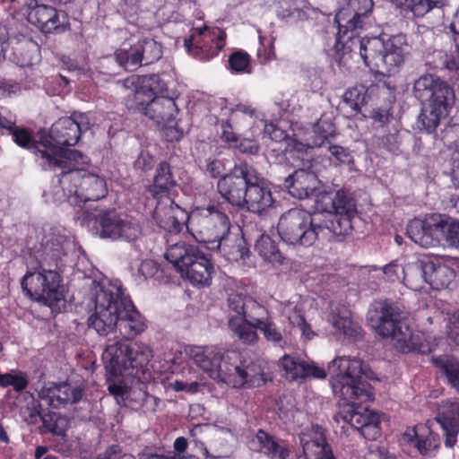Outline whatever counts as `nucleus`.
<instances>
[{"mask_svg": "<svg viewBox=\"0 0 459 459\" xmlns=\"http://www.w3.org/2000/svg\"><path fill=\"white\" fill-rule=\"evenodd\" d=\"M328 374L334 394L343 401L340 417L365 438L377 439L383 415L361 405L374 399L370 385L359 381L362 376L369 377L367 365L357 357L339 356L329 363Z\"/></svg>", "mask_w": 459, "mask_h": 459, "instance_id": "nucleus-1", "label": "nucleus"}, {"mask_svg": "<svg viewBox=\"0 0 459 459\" xmlns=\"http://www.w3.org/2000/svg\"><path fill=\"white\" fill-rule=\"evenodd\" d=\"M91 290L94 313L88 323L100 335H107L116 327L124 339L129 340L145 330L143 317L125 296L119 281L93 282Z\"/></svg>", "mask_w": 459, "mask_h": 459, "instance_id": "nucleus-2", "label": "nucleus"}, {"mask_svg": "<svg viewBox=\"0 0 459 459\" xmlns=\"http://www.w3.org/2000/svg\"><path fill=\"white\" fill-rule=\"evenodd\" d=\"M90 129V120L86 114L74 113L71 117L56 121L48 135H43L34 146L37 162L45 170H56L76 164V160H84V155L74 146L83 132Z\"/></svg>", "mask_w": 459, "mask_h": 459, "instance_id": "nucleus-3", "label": "nucleus"}, {"mask_svg": "<svg viewBox=\"0 0 459 459\" xmlns=\"http://www.w3.org/2000/svg\"><path fill=\"white\" fill-rule=\"evenodd\" d=\"M230 312L229 327L235 336L245 344H254L258 341L260 330L266 341L281 345L283 338L268 309L252 297L231 292L228 297Z\"/></svg>", "mask_w": 459, "mask_h": 459, "instance_id": "nucleus-4", "label": "nucleus"}, {"mask_svg": "<svg viewBox=\"0 0 459 459\" xmlns=\"http://www.w3.org/2000/svg\"><path fill=\"white\" fill-rule=\"evenodd\" d=\"M90 163L88 157L80 159L76 164H67L66 167L57 168L62 173L57 184L50 190L44 192L48 202L62 203L67 201L73 206H81L87 202H94L108 195L106 178L95 170L84 168Z\"/></svg>", "mask_w": 459, "mask_h": 459, "instance_id": "nucleus-5", "label": "nucleus"}, {"mask_svg": "<svg viewBox=\"0 0 459 459\" xmlns=\"http://www.w3.org/2000/svg\"><path fill=\"white\" fill-rule=\"evenodd\" d=\"M404 41L402 35L389 37L359 38V30L344 37L336 36L335 48L343 55L359 54L365 65L372 68H383L394 73L403 63V53L400 45Z\"/></svg>", "mask_w": 459, "mask_h": 459, "instance_id": "nucleus-6", "label": "nucleus"}, {"mask_svg": "<svg viewBox=\"0 0 459 459\" xmlns=\"http://www.w3.org/2000/svg\"><path fill=\"white\" fill-rule=\"evenodd\" d=\"M368 319L378 335L391 339L397 351L403 353L432 351V347L421 341L422 333L412 332L403 312L394 304L385 301L379 307L370 309Z\"/></svg>", "mask_w": 459, "mask_h": 459, "instance_id": "nucleus-7", "label": "nucleus"}, {"mask_svg": "<svg viewBox=\"0 0 459 459\" xmlns=\"http://www.w3.org/2000/svg\"><path fill=\"white\" fill-rule=\"evenodd\" d=\"M413 94L423 105L420 128L432 134L446 117L455 103V92L446 82L434 74H424L414 82Z\"/></svg>", "mask_w": 459, "mask_h": 459, "instance_id": "nucleus-8", "label": "nucleus"}, {"mask_svg": "<svg viewBox=\"0 0 459 459\" xmlns=\"http://www.w3.org/2000/svg\"><path fill=\"white\" fill-rule=\"evenodd\" d=\"M164 256L193 286L203 288L211 285L215 273L214 264L197 247L179 241L169 245Z\"/></svg>", "mask_w": 459, "mask_h": 459, "instance_id": "nucleus-9", "label": "nucleus"}, {"mask_svg": "<svg viewBox=\"0 0 459 459\" xmlns=\"http://www.w3.org/2000/svg\"><path fill=\"white\" fill-rule=\"evenodd\" d=\"M230 228L231 223L228 215L214 204L195 207L188 213L187 231L197 242L205 244L209 249L222 238Z\"/></svg>", "mask_w": 459, "mask_h": 459, "instance_id": "nucleus-10", "label": "nucleus"}, {"mask_svg": "<svg viewBox=\"0 0 459 459\" xmlns=\"http://www.w3.org/2000/svg\"><path fill=\"white\" fill-rule=\"evenodd\" d=\"M319 230L317 214L299 208H292L282 213L277 224L281 239L291 246H312L318 238Z\"/></svg>", "mask_w": 459, "mask_h": 459, "instance_id": "nucleus-11", "label": "nucleus"}, {"mask_svg": "<svg viewBox=\"0 0 459 459\" xmlns=\"http://www.w3.org/2000/svg\"><path fill=\"white\" fill-rule=\"evenodd\" d=\"M220 377L217 382L234 388L260 386L268 379L261 361L246 358L235 350L226 351Z\"/></svg>", "mask_w": 459, "mask_h": 459, "instance_id": "nucleus-12", "label": "nucleus"}, {"mask_svg": "<svg viewBox=\"0 0 459 459\" xmlns=\"http://www.w3.org/2000/svg\"><path fill=\"white\" fill-rule=\"evenodd\" d=\"M61 281V276L55 269L39 261L36 271H28L21 285L28 297L52 307L65 299Z\"/></svg>", "mask_w": 459, "mask_h": 459, "instance_id": "nucleus-13", "label": "nucleus"}, {"mask_svg": "<svg viewBox=\"0 0 459 459\" xmlns=\"http://www.w3.org/2000/svg\"><path fill=\"white\" fill-rule=\"evenodd\" d=\"M290 158L300 160L302 167L296 169L285 180V186L290 195L298 199L307 198L318 187L321 172L317 161L305 159L306 153L287 152Z\"/></svg>", "mask_w": 459, "mask_h": 459, "instance_id": "nucleus-14", "label": "nucleus"}, {"mask_svg": "<svg viewBox=\"0 0 459 459\" xmlns=\"http://www.w3.org/2000/svg\"><path fill=\"white\" fill-rule=\"evenodd\" d=\"M450 219L438 213L426 215L423 219H414L407 227L408 237L423 247L436 246L440 238L446 237Z\"/></svg>", "mask_w": 459, "mask_h": 459, "instance_id": "nucleus-15", "label": "nucleus"}, {"mask_svg": "<svg viewBox=\"0 0 459 459\" xmlns=\"http://www.w3.org/2000/svg\"><path fill=\"white\" fill-rule=\"evenodd\" d=\"M226 33L220 29H195L185 39L186 51L195 58L207 61L216 56L225 47Z\"/></svg>", "mask_w": 459, "mask_h": 459, "instance_id": "nucleus-16", "label": "nucleus"}, {"mask_svg": "<svg viewBox=\"0 0 459 459\" xmlns=\"http://www.w3.org/2000/svg\"><path fill=\"white\" fill-rule=\"evenodd\" d=\"M372 0H349L335 14L336 36L344 37L367 26L373 10Z\"/></svg>", "mask_w": 459, "mask_h": 459, "instance_id": "nucleus-17", "label": "nucleus"}, {"mask_svg": "<svg viewBox=\"0 0 459 459\" xmlns=\"http://www.w3.org/2000/svg\"><path fill=\"white\" fill-rule=\"evenodd\" d=\"M253 169L254 168L247 163H240L234 167L230 174L221 178L217 183V188L221 197L240 209Z\"/></svg>", "mask_w": 459, "mask_h": 459, "instance_id": "nucleus-18", "label": "nucleus"}, {"mask_svg": "<svg viewBox=\"0 0 459 459\" xmlns=\"http://www.w3.org/2000/svg\"><path fill=\"white\" fill-rule=\"evenodd\" d=\"M122 218L123 215L114 210L94 209L82 212L77 220L100 238L117 240Z\"/></svg>", "mask_w": 459, "mask_h": 459, "instance_id": "nucleus-19", "label": "nucleus"}, {"mask_svg": "<svg viewBox=\"0 0 459 459\" xmlns=\"http://www.w3.org/2000/svg\"><path fill=\"white\" fill-rule=\"evenodd\" d=\"M40 246L39 261L48 264V267H58L62 257L73 247L74 241L64 228L54 227L45 232Z\"/></svg>", "mask_w": 459, "mask_h": 459, "instance_id": "nucleus-20", "label": "nucleus"}, {"mask_svg": "<svg viewBox=\"0 0 459 459\" xmlns=\"http://www.w3.org/2000/svg\"><path fill=\"white\" fill-rule=\"evenodd\" d=\"M27 19L46 34L61 33L70 27L69 17L65 12L44 4H37L31 7Z\"/></svg>", "mask_w": 459, "mask_h": 459, "instance_id": "nucleus-21", "label": "nucleus"}, {"mask_svg": "<svg viewBox=\"0 0 459 459\" xmlns=\"http://www.w3.org/2000/svg\"><path fill=\"white\" fill-rule=\"evenodd\" d=\"M84 392V387L81 385H74L66 382H48L44 383L39 390L38 395L48 405L53 408H61L80 402Z\"/></svg>", "mask_w": 459, "mask_h": 459, "instance_id": "nucleus-22", "label": "nucleus"}, {"mask_svg": "<svg viewBox=\"0 0 459 459\" xmlns=\"http://www.w3.org/2000/svg\"><path fill=\"white\" fill-rule=\"evenodd\" d=\"M188 357L212 379L218 381L226 359V351L218 346H193L186 350Z\"/></svg>", "mask_w": 459, "mask_h": 459, "instance_id": "nucleus-23", "label": "nucleus"}, {"mask_svg": "<svg viewBox=\"0 0 459 459\" xmlns=\"http://www.w3.org/2000/svg\"><path fill=\"white\" fill-rule=\"evenodd\" d=\"M130 109L137 110L157 124L169 123L175 119L178 108L172 98L159 96L145 101H126Z\"/></svg>", "mask_w": 459, "mask_h": 459, "instance_id": "nucleus-24", "label": "nucleus"}, {"mask_svg": "<svg viewBox=\"0 0 459 459\" xmlns=\"http://www.w3.org/2000/svg\"><path fill=\"white\" fill-rule=\"evenodd\" d=\"M152 217L160 228L169 232H179L188 223V213L170 197L157 201Z\"/></svg>", "mask_w": 459, "mask_h": 459, "instance_id": "nucleus-25", "label": "nucleus"}, {"mask_svg": "<svg viewBox=\"0 0 459 459\" xmlns=\"http://www.w3.org/2000/svg\"><path fill=\"white\" fill-rule=\"evenodd\" d=\"M244 203L240 209L250 212L262 214L272 208L274 203L273 194L269 186L260 178L254 169L249 178Z\"/></svg>", "mask_w": 459, "mask_h": 459, "instance_id": "nucleus-26", "label": "nucleus"}, {"mask_svg": "<svg viewBox=\"0 0 459 459\" xmlns=\"http://www.w3.org/2000/svg\"><path fill=\"white\" fill-rule=\"evenodd\" d=\"M303 454L301 459H337L327 443L325 431L318 425H312L299 436Z\"/></svg>", "mask_w": 459, "mask_h": 459, "instance_id": "nucleus-27", "label": "nucleus"}, {"mask_svg": "<svg viewBox=\"0 0 459 459\" xmlns=\"http://www.w3.org/2000/svg\"><path fill=\"white\" fill-rule=\"evenodd\" d=\"M126 87H132L134 91V98L126 101H145L163 94L167 86L158 74L135 75L125 81Z\"/></svg>", "mask_w": 459, "mask_h": 459, "instance_id": "nucleus-28", "label": "nucleus"}, {"mask_svg": "<svg viewBox=\"0 0 459 459\" xmlns=\"http://www.w3.org/2000/svg\"><path fill=\"white\" fill-rule=\"evenodd\" d=\"M313 139L307 143H303L296 139H289L286 152L295 154L308 152L315 147H322L329 143V139L335 135L334 125L326 119H320L313 127Z\"/></svg>", "mask_w": 459, "mask_h": 459, "instance_id": "nucleus-29", "label": "nucleus"}, {"mask_svg": "<svg viewBox=\"0 0 459 459\" xmlns=\"http://www.w3.org/2000/svg\"><path fill=\"white\" fill-rule=\"evenodd\" d=\"M211 250L220 252L229 261L245 260L249 255V248L243 234L238 229L232 228L211 247Z\"/></svg>", "mask_w": 459, "mask_h": 459, "instance_id": "nucleus-30", "label": "nucleus"}, {"mask_svg": "<svg viewBox=\"0 0 459 459\" xmlns=\"http://www.w3.org/2000/svg\"><path fill=\"white\" fill-rule=\"evenodd\" d=\"M108 390L122 406L138 408L143 406L148 398L158 401L156 397L149 396L143 389L129 387L121 380L108 379Z\"/></svg>", "mask_w": 459, "mask_h": 459, "instance_id": "nucleus-31", "label": "nucleus"}, {"mask_svg": "<svg viewBox=\"0 0 459 459\" xmlns=\"http://www.w3.org/2000/svg\"><path fill=\"white\" fill-rule=\"evenodd\" d=\"M437 420L445 432V446L449 448L454 447L459 433V401L442 403Z\"/></svg>", "mask_w": 459, "mask_h": 459, "instance_id": "nucleus-32", "label": "nucleus"}, {"mask_svg": "<svg viewBox=\"0 0 459 459\" xmlns=\"http://www.w3.org/2000/svg\"><path fill=\"white\" fill-rule=\"evenodd\" d=\"M129 349L130 344L119 340L113 341L106 346L102 353V360L111 376L126 375Z\"/></svg>", "mask_w": 459, "mask_h": 459, "instance_id": "nucleus-33", "label": "nucleus"}, {"mask_svg": "<svg viewBox=\"0 0 459 459\" xmlns=\"http://www.w3.org/2000/svg\"><path fill=\"white\" fill-rule=\"evenodd\" d=\"M259 445V451L272 459H301L297 449L283 440H278L264 430H258L255 440Z\"/></svg>", "mask_w": 459, "mask_h": 459, "instance_id": "nucleus-34", "label": "nucleus"}, {"mask_svg": "<svg viewBox=\"0 0 459 459\" xmlns=\"http://www.w3.org/2000/svg\"><path fill=\"white\" fill-rule=\"evenodd\" d=\"M281 367L284 371L285 377L290 380L308 377L324 379L326 377L325 370L314 362H306L287 355L281 359Z\"/></svg>", "mask_w": 459, "mask_h": 459, "instance_id": "nucleus-35", "label": "nucleus"}, {"mask_svg": "<svg viewBox=\"0 0 459 459\" xmlns=\"http://www.w3.org/2000/svg\"><path fill=\"white\" fill-rule=\"evenodd\" d=\"M355 213L317 214V224L320 226L318 238L327 237L329 233L335 236L348 235L352 230V219Z\"/></svg>", "mask_w": 459, "mask_h": 459, "instance_id": "nucleus-36", "label": "nucleus"}, {"mask_svg": "<svg viewBox=\"0 0 459 459\" xmlns=\"http://www.w3.org/2000/svg\"><path fill=\"white\" fill-rule=\"evenodd\" d=\"M128 351L126 375L140 378L153 357L152 351L149 345L140 342L131 343Z\"/></svg>", "mask_w": 459, "mask_h": 459, "instance_id": "nucleus-37", "label": "nucleus"}, {"mask_svg": "<svg viewBox=\"0 0 459 459\" xmlns=\"http://www.w3.org/2000/svg\"><path fill=\"white\" fill-rule=\"evenodd\" d=\"M425 261L432 265L430 271L427 272V286L433 290L447 288L455 277L454 270L437 258L425 256Z\"/></svg>", "mask_w": 459, "mask_h": 459, "instance_id": "nucleus-38", "label": "nucleus"}, {"mask_svg": "<svg viewBox=\"0 0 459 459\" xmlns=\"http://www.w3.org/2000/svg\"><path fill=\"white\" fill-rule=\"evenodd\" d=\"M431 266L426 264L425 256L405 265L404 285L414 291L425 290L427 286V272L430 271Z\"/></svg>", "mask_w": 459, "mask_h": 459, "instance_id": "nucleus-39", "label": "nucleus"}, {"mask_svg": "<svg viewBox=\"0 0 459 459\" xmlns=\"http://www.w3.org/2000/svg\"><path fill=\"white\" fill-rule=\"evenodd\" d=\"M175 184L169 165L162 162L156 169L153 183L149 186V192L157 200L170 197L169 192Z\"/></svg>", "mask_w": 459, "mask_h": 459, "instance_id": "nucleus-40", "label": "nucleus"}, {"mask_svg": "<svg viewBox=\"0 0 459 459\" xmlns=\"http://www.w3.org/2000/svg\"><path fill=\"white\" fill-rule=\"evenodd\" d=\"M327 321L344 336L350 338H356L359 334V326L355 323L349 311H338V313L333 311L327 317Z\"/></svg>", "mask_w": 459, "mask_h": 459, "instance_id": "nucleus-41", "label": "nucleus"}, {"mask_svg": "<svg viewBox=\"0 0 459 459\" xmlns=\"http://www.w3.org/2000/svg\"><path fill=\"white\" fill-rule=\"evenodd\" d=\"M255 250L268 263L281 264L283 262V255L278 248L277 244L268 235H261L256 240Z\"/></svg>", "mask_w": 459, "mask_h": 459, "instance_id": "nucleus-42", "label": "nucleus"}, {"mask_svg": "<svg viewBox=\"0 0 459 459\" xmlns=\"http://www.w3.org/2000/svg\"><path fill=\"white\" fill-rule=\"evenodd\" d=\"M432 363L447 377L449 383L459 392V360L449 355L432 356Z\"/></svg>", "mask_w": 459, "mask_h": 459, "instance_id": "nucleus-43", "label": "nucleus"}, {"mask_svg": "<svg viewBox=\"0 0 459 459\" xmlns=\"http://www.w3.org/2000/svg\"><path fill=\"white\" fill-rule=\"evenodd\" d=\"M136 45L140 52L142 65L152 64L162 56V47L153 39H140L136 42Z\"/></svg>", "mask_w": 459, "mask_h": 459, "instance_id": "nucleus-44", "label": "nucleus"}, {"mask_svg": "<svg viewBox=\"0 0 459 459\" xmlns=\"http://www.w3.org/2000/svg\"><path fill=\"white\" fill-rule=\"evenodd\" d=\"M114 58L118 65L126 71H134L142 66L140 52L134 43L129 48H118L114 52Z\"/></svg>", "mask_w": 459, "mask_h": 459, "instance_id": "nucleus-45", "label": "nucleus"}, {"mask_svg": "<svg viewBox=\"0 0 459 459\" xmlns=\"http://www.w3.org/2000/svg\"><path fill=\"white\" fill-rule=\"evenodd\" d=\"M368 90L364 85H356L348 89L343 94L342 100L354 114L361 111V108L367 103Z\"/></svg>", "mask_w": 459, "mask_h": 459, "instance_id": "nucleus-46", "label": "nucleus"}, {"mask_svg": "<svg viewBox=\"0 0 459 459\" xmlns=\"http://www.w3.org/2000/svg\"><path fill=\"white\" fill-rule=\"evenodd\" d=\"M41 419L44 428L57 436H64L69 426L68 420L56 412L44 413Z\"/></svg>", "mask_w": 459, "mask_h": 459, "instance_id": "nucleus-47", "label": "nucleus"}, {"mask_svg": "<svg viewBox=\"0 0 459 459\" xmlns=\"http://www.w3.org/2000/svg\"><path fill=\"white\" fill-rule=\"evenodd\" d=\"M141 234L142 227L140 222L129 215H123L122 222L118 230L117 239L134 241L137 239Z\"/></svg>", "mask_w": 459, "mask_h": 459, "instance_id": "nucleus-48", "label": "nucleus"}, {"mask_svg": "<svg viewBox=\"0 0 459 459\" xmlns=\"http://www.w3.org/2000/svg\"><path fill=\"white\" fill-rule=\"evenodd\" d=\"M281 313L292 325L301 321L304 317V305L299 296L292 297L282 304Z\"/></svg>", "mask_w": 459, "mask_h": 459, "instance_id": "nucleus-49", "label": "nucleus"}, {"mask_svg": "<svg viewBox=\"0 0 459 459\" xmlns=\"http://www.w3.org/2000/svg\"><path fill=\"white\" fill-rule=\"evenodd\" d=\"M229 66L235 74H250V56L247 53L238 50L232 53L229 57Z\"/></svg>", "mask_w": 459, "mask_h": 459, "instance_id": "nucleus-50", "label": "nucleus"}, {"mask_svg": "<svg viewBox=\"0 0 459 459\" xmlns=\"http://www.w3.org/2000/svg\"><path fill=\"white\" fill-rule=\"evenodd\" d=\"M38 46L35 42L26 39L22 45L14 48L15 54H21L22 57L17 60L21 66H28L32 65Z\"/></svg>", "mask_w": 459, "mask_h": 459, "instance_id": "nucleus-51", "label": "nucleus"}, {"mask_svg": "<svg viewBox=\"0 0 459 459\" xmlns=\"http://www.w3.org/2000/svg\"><path fill=\"white\" fill-rule=\"evenodd\" d=\"M415 446L421 455H433L439 447V443L437 438L429 432L426 437L422 436L420 439L417 440Z\"/></svg>", "mask_w": 459, "mask_h": 459, "instance_id": "nucleus-52", "label": "nucleus"}, {"mask_svg": "<svg viewBox=\"0 0 459 459\" xmlns=\"http://www.w3.org/2000/svg\"><path fill=\"white\" fill-rule=\"evenodd\" d=\"M333 198V192L320 193L316 199V209L320 212H315L314 214H323L324 216L333 214L334 209Z\"/></svg>", "mask_w": 459, "mask_h": 459, "instance_id": "nucleus-53", "label": "nucleus"}, {"mask_svg": "<svg viewBox=\"0 0 459 459\" xmlns=\"http://www.w3.org/2000/svg\"><path fill=\"white\" fill-rule=\"evenodd\" d=\"M383 273L387 281L391 282L400 281L404 280L405 266H403L397 260L383 267Z\"/></svg>", "mask_w": 459, "mask_h": 459, "instance_id": "nucleus-54", "label": "nucleus"}, {"mask_svg": "<svg viewBox=\"0 0 459 459\" xmlns=\"http://www.w3.org/2000/svg\"><path fill=\"white\" fill-rule=\"evenodd\" d=\"M334 209L333 213H355L353 205L349 201L343 190L333 192Z\"/></svg>", "mask_w": 459, "mask_h": 459, "instance_id": "nucleus-55", "label": "nucleus"}, {"mask_svg": "<svg viewBox=\"0 0 459 459\" xmlns=\"http://www.w3.org/2000/svg\"><path fill=\"white\" fill-rule=\"evenodd\" d=\"M160 266L153 260H143L135 274L136 280L139 281H145L149 278H153L159 273Z\"/></svg>", "mask_w": 459, "mask_h": 459, "instance_id": "nucleus-56", "label": "nucleus"}, {"mask_svg": "<svg viewBox=\"0 0 459 459\" xmlns=\"http://www.w3.org/2000/svg\"><path fill=\"white\" fill-rule=\"evenodd\" d=\"M447 246L459 249V221L450 220L446 233L444 238Z\"/></svg>", "mask_w": 459, "mask_h": 459, "instance_id": "nucleus-57", "label": "nucleus"}, {"mask_svg": "<svg viewBox=\"0 0 459 459\" xmlns=\"http://www.w3.org/2000/svg\"><path fill=\"white\" fill-rule=\"evenodd\" d=\"M327 149L331 156L339 163H349L351 160L350 152L342 146L328 144Z\"/></svg>", "mask_w": 459, "mask_h": 459, "instance_id": "nucleus-58", "label": "nucleus"}, {"mask_svg": "<svg viewBox=\"0 0 459 459\" xmlns=\"http://www.w3.org/2000/svg\"><path fill=\"white\" fill-rule=\"evenodd\" d=\"M242 153L256 154L259 151V144L255 140L250 138L238 139V142L232 147Z\"/></svg>", "mask_w": 459, "mask_h": 459, "instance_id": "nucleus-59", "label": "nucleus"}, {"mask_svg": "<svg viewBox=\"0 0 459 459\" xmlns=\"http://www.w3.org/2000/svg\"><path fill=\"white\" fill-rule=\"evenodd\" d=\"M221 139L233 147L238 142V134L233 131L231 125L229 122L221 123Z\"/></svg>", "mask_w": 459, "mask_h": 459, "instance_id": "nucleus-60", "label": "nucleus"}, {"mask_svg": "<svg viewBox=\"0 0 459 459\" xmlns=\"http://www.w3.org/2000/svg\"><path fill=\"white\" fill-rule=\"evenodd\" d=\"M170 385L177 392L186 391L195 393L198 389L199 383L197 378L190 381L175 380L174 382L170 383Z\"/></svg>", "mask_w": 459, "mask_h": 459, "instance_id": "nucleus-61", "label": "nucleus"}, {"mask_svg": "<svg viewBox=\"0 0 459 459\" xmlns=\"http://www.w3.org/2000/svg\"><path fill=\"white\" fill-rule=\"evenodd\" d=\"M98 459H134L131 454H121L118 446H111L105 453L99 455Z\"/></svg>", "mask_w": 459, "mask_h": 459, "instance_id": "nucleus-62", "label": "nucleus"}, {"mask_svg": "<svg viewBox=\"0 0 459 459\" xmlns=\"http://www.w3.org/2000/svg\"><path fill=\"white\" fill-rule=\"evenodd\" d=\"M443 2L444 0H420V4H419L417 8H415L418 13V17L424 16L433 8L442 6Z\"/></svg>", "mask_w": 459, "mask_h": 459, "instance_id": "nucleus-63", "label": "nucleus"}, {"mask_svg": "<svg viewBox=\"0 0 459 459\" xmlns=\"http://www.w3.org/2000/svg\"><path fill=\"white\" fill-rule=\"evenodd\" d=\"M448 336L459 345V312L454 314L448 321L447 325Z\"/></svg>", "mask_w": 459, "mask_h": 459, "instance_id": "nucleus-64", "label": "nucleus"}]
</instances>
